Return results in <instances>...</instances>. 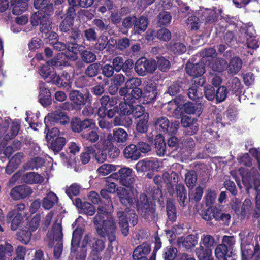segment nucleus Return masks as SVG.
I'll list each match as a JSON object with an SVG mask.
<instances>
[{
  "label": "nucleus",
  "instance_id": "f257e3e1",
  "mask_svg": "<svg viewBox=\"0 0 260 260\" xmlns=\"http://www.w3.org/2000/svg\"><path fill=\"white\" fill-rule=\"evenodd\" d=\"M96 211L93 223L98 235L102 238L108 237L111 240H113L117 229L115 218L103 206H99Z\"/></svg>",
  "mask_w": 260,
  "mask_h": 260
},
{
  "label": "nucleus",
  "instance_id": "f03ea898",
  "mask_svg": "<svg viewBox=\"0 0 260 260\" xmlns=\"http://www.w3.org/2000/svg\"><path fill=\"white\" fill-rule=\"evenodd\" d=\"M243 184L246 188L247 193L249 196L251 190L256 191L255 205L260 211V179L256 169L252 168L242 176Z\"/></svg>",
  "mask_w": 260,
  "mask_h": 260
},
{
  "label": "nucleus",
  "instance_id": "7ed1b4c3",
  "mask_svg": "<svg viewBox=\"0 0 260 260\" xmlns=\"http://www.w3.org/2000/svg\"><path fill=\"white\" fill-rule=\"evenodd\" d=\"M136 209L142 218L148 221L154 219L156 215V204L145 193H141L136 202Z\"/></svg>",
  "mask_w": 260,
  "mask_h": 260
},
{
  "label": "nucleus",
  "instance_id": "20e7f679",
  "mask_svg": "<svg viewBox=\"0 0 260 260\" xmlns=\"http://www.w3.org/2000/svg\"><path fill=\"white\" fill-rule=\"evenodd\" d=\"M134 102L123 100L119 103L118 107V116H115L113 123L115 126H122L126 128L129 127L132 124V119L131 117L133 108Z\"/></svg>",
  "mask_w": 260,
  "mask_h": 260
},
{
  "label": "nucleus",
  "instance_id": "39448f33",
  "mask_svg": "<svg viewBox=\"0 0 260 260\" xmlns=\"http://www.w3.org/2000/svg\"><path fill=\"white\" fill-rule=\"evenodd\" d=\"M236 239L233 236L225 235L222 237L221 244L217 245L215 249V255L218 259L230 258L234 254V247Z\"/></svg>",
  "mask_w": 260,
  "mask_h": 260
},
{
  "label": "nucleus",
  "instance_id": "423d86ee",
  "mask_svg": "<svg viewBox=\"0 0 260 260\" xmlns=\"http://www.w3.org/2000/svg\"><path fill=\"white\" fill-rule=\"evenodd\" d=\"M232 209L241 220L248 219L253 211V204L249 198H246L241 203L236 199L232 205Z\"/></svg>",
  "mask_w": 260,
  "mask_h": 260
},
{
  "label": "nucleus",
  "instance_id": "0eeeda50",
  "mask_svg": "<svg viewBox=\"0 0 260 260\" xmlns=\"http://www.w3.org/2000/svg\"><path fill=\"white\" fill-rule=\"evenodd\" d=\"M154 126L159 134L173 135L176 134L179 127L178 121H170L165 116H160L154 119Z\"/></svg>",
  "mask_w": 260,
  "mask_h": 260
},
{
  "label": "nucleus",
  "instance_id": "6e6552de",
  "mask_svg": "<svg viewBox=\"0 0 260 260\" xmlns=\"http://www.w3.org/2000/svg\"><path fill=\"white\" fill-rule=\"evenodd\" d=\"M69 97L76 110H80L86 104H90L92 100V96L89 91L81 92L75 89L70 91Z\"/></svg>",
  "mask_w": 260,
  "mask_h": 260
},
{
  "label": "nucleus",
  "instance_id": "1a4fd4ad",
  "mask_svg": "<svg viewBox=\"0 0 260 260\" xmlns=\"http://www.w3.org/2000/svg\"><path fill=\"white\" fill-rule=\"evenodd\" d=\"M132 172L133 170L131 168L124 167L119 169L117 172L111 174V177L113 179L118 180L122 186L132 188L135 181L132 175Z\"/></svg>",
  "mask_w": 260,
  "mask_h": 260
},
{
  "label": "nucleus",
  "instance_id": "9d476101",
  "mask_svg": "<svg viewBox=\"0 0 260 260\" xmlns=\"http://www.w3.org/2000/svg\"><path fill=\"white\" fill-rule=\"evenodd\" d=\"M69 117L64 113L60 111H55L49 113L44 120V122L47 128L53 126L55 123L65 125L70 122Z\"/></svg>",
  "mask_w": 260,
  "mask_h": 260
},
{
  "label": "nucleus",
  "instance_id": "9b49d317",
  "mask_svg": "<svg viewBox=\"0 0 260 260\" xmlns=\"http://www.w3.org/2000/svg\"><path fill=\"white\" fill-rule=\"evenodd\" d=\"M52 84L56 85L59 88L69 89L72 87V79L70 74L67 72L63 71L59 74L55 73L51 77ZM48 81V83H49Z\"/></svg>",
  "mask_w": 260,
  "mask_h": 260
},
{
  "label": "nucleus",
  "instance_id": "f8f14e48",
  "mask_svg": "<svg viewBox=\"0 0 260 260\" xmlns=\"http://www.w3.org/2000/svg\"><path fill=\"white\" fill-rule=\"evenodd\" d=\"M128 139L127 132L122 128H115L113 129L112 133L107 136V140L112 144H115L118 146H124L126 145Z\"/></svg>",
  "mask_w": 260,
  "mask_h": 260
},
{
  "label": "nucleus",
  "instance_id": "ddd939ff",
  "mask_svg": "<svg viewBox=\"0 0 260 260\" xmlns=\"http://www.w3.org/2000/svg\"><path fill=\"white\" fill-rule=\"evenodd\" d=\"M259 251L257 240L255 244L245 242L241 246V260H251L254 256V260H257Z\"/></svg>",
  "mask_w": 260,
  "mask_h": 260
},
{
  "label": "nucleus",
  "instance_id": "4468645a",
  "mask_svg": "<svg viewBox=\"0 0 260 260\" xmlns=\"http://www.w3.org/2000/svg\"><path fill=\"white\" fill-rule=\"evenodd\" d=\"M181 125L183 127L184 133L186 135L192 136L196 135L199 129L198 119L187 115L182 116Z\"/></svg>",
  "mask_w": 260,
  "mask_h": 260
},
{
  "label": "nucleus",
  "instance_id": "2eb2a0df",
  "mask_svg": "<svg viewBox=\"0 0 260 260\" xmlns=\"http://www.w3.org/2000/svg\"><path fill=\"white\" fill-rule=\"evenodd\" d=\"M70 123L72 131L78 133L83 132L86 129L94 126L92 119L85 118L82 120L81 118L75 116L71 118Z\"/></svg>",
  "mask_w": 260,
  "mask_h": 260
},
{
  "label": "nucleus",
  "instance_id": "dca6fc26",
  "mask_svg": "<svg viewBox=\"0 0 260 260\" xmlns=\"http://www.w3.org/2000/svg\"><path fill=\"white\" fill-rule=\"evenodd\" d=\"M33 192L32 188L26 185H20L12 188L10 191V197L14 200L24 199Z\"/></svg>",
  "mask_w": 260,
  "mask_h": 260
},
{
  "label": "nucleus",
  "instance_id": "f3484780",
  "mask_svg": "<svg viewBox=\"0 0 260 260\" xmlns=\"http://www.w3.org/2000/svg\"><path fill=\"white\" fill-rule=\"evenodd\" d=\"M157 95V89L154 83L147 84L143 91V104H148L153 103Z\"/></svg>",
  "mask_w": 260,
  "mask_h": 260
},
{
  "label": "nucleus",
  "instance_id": "a211bd4d",
  "mask_svg": "<svg viewBox=\"0 0 260 260\" xmlns=\"http://www.w3.org/2000/svg\"><path fill=\"white\" fill-rule=\"evenodd\" d=\"M159 167L158 160H149L144 159L139 161L135 166V169L138 172H146L157 170Z\"/></svg>",
  "mask_w": 260,
  "mask_h": 260
},
{
  "label": "nucleus",
  "instance_id": "6ab92c4d",
  "mask_svg": "<svg viewBox=\"0 0 260 260\" xmlns=\"http://www.w3.org/2000/svg\"><path fill=\"white\" fill-rule=\"evenodd\" d=\"M79 42H68L67 45V51L66 52V57L72 61H75L78 58V54L84 49L85 47Z\"/></svg>",
  "mask_w": 260,
  "mask_h": 260
},
{
  "label": "nucleus",
  "instance_id": "aec40b11",
  "mask_svg": "<svg viewBox=\"0 0 260 260\" xmlns=\"http://www.w3.org/2000/svg\"><path fill=\"white\" fill-rule=\"evenodd\" d=\"M34 7L36 10L51 16L54 13L53 4L51 0H34Z\"/></svg>",
  "mask_w": 260,
  "mask_h": 260
},
{
  "label": "nucleus",
  "instance_id": "412c9836",
  "mask_svg": "<svg viewBox=\"0 0 260 260\" xmlns=\"http://www.w3.org/2000/svg\"><path fill=\"white\" fill-rule=\"evenodd\" d=\"M225 87L229 93L231 94L238 95L242 92L243 86L240 79L237 77H233L229 79Z\"/></svg>",
  "mask_w": 260,
  "mask_h": 260
},
{
  "label": "nucleus",
  "instance_id": "4be33fe9",
  "mask_svg": "<svg viewBox=\"0 0 260 260\" xmlns=\"http://www.w3.org/2000/svg\"><path fill=\"white\" fill-rule=\"evenodd\" d=\"M23 220V216L21 213H16L15 211H11L6 216V221L11 223V229L16 231Z\"/></svg>",
  "mask_w": 260,
  "mask_h": 260
},
{
  "label": "nucleus",
  "instance_id": "5701e85b",
  "mask_svg": "<svg viewBox=\"0 0 260 260\" xmlns=\"http://www.w3.org/2000/svg\"><path fill=\"white\" fill-rule=\"evenodd\" d=\"M117 191V195L121 204L125 206V208H131L134 204V200L130 191L124 188H121Z\"/></svg>",
  "mask_w": 260,
  "mask_h": 260
},
{
  "label": "nucleus",
  "instance_id": "b1692460",
  "mask_svg": "<svg viewBox=\"0 0 260 260\" xmlns=\"http://www.w3.org/2000/svg\"><path fill=\"white\" fill-rule=\"evenodd\" d=\"M64 16V18L59 23L58 27L59 30L63 36L73 27L75 18V16L71 14V11L68 14L66 13Z\"/></svg>",
  "mask_w": 260,
  "mask_h": 260
},
{
  "label": "nucleus",
  "instance_id": "393cba45",
  "mask_svg": "<svg viewBox=\"0 0 260 260\" xmlns=\"http://www.w3.org/2000/svg\"><path fill=\"white\" fill-rule=\"evenodd\" d=\"M203 63H192L188 62L185 66V71L186 73L192 77L198 76L203 75L205 72L204 66Z\"/></svg>",
  "mask_w": 260,
  "mask_h": 260
},
{
  "label": "nucleus",
  "instance_id": "a878e982",
  "mask_svg": "<svg viewBox=\"0 0 260 260\" xmlns=\"http://www.w3.org/2000/svg\"><path fill=\"white\" fill-rule=\"evenodd\" d=\"M28 0H11L12 13L16 15H21L28 8Z\"/></svg>",
  "mask_w": 260,
  "mask_h": 260
},
{
  "label": "nucleus",
  "instance_id": "bb28decb",
  "mask_svg": "<svg viewBox=\"0 0 260 260\" xmlns=\"http://www.w3.org/2000/svg\"><path fill=\"white\" fill-rule=\"evenodd\" d=\"M142 84L141 79L138 78H132L127 80L124 87H121L119 91L120 95H124L132 89L139 88Z\"/></svg>",
  "mask_w": 260,
  "mask_h": 260
},
{
  "label": "nucleus",
  "instance_id": "cd10ccee",
  "mask_svg": "<svg viewBox=\"0 0 260 260\" xmlns=\"http://www.w3.org/2000/svg\"><path fill=\"white\" fill-rule=\"evenodd\" d=\"M99 128L95 126H91L90 128L86 129L81 134V137L84 139L88 141L90 143L96 142L99 139Z\"/></svg>",
  "mask_w": 260,
  "mask_h": 260
},
{
  "label": "nucleus",
  "instance_id": "c85d7f7f",
  "mask_svg": "<svg viewBox=\"0 0 260 260\" xmlns=\"http://www.w3.org/2000/svg\"><path fill=\"white\" fill-rule=\"evenodd\" d=\"M22 182L27 184H41L44 179L39 174L35 172H30L23 174L21 177Z\"/></svg>",
  "mask_w": 260,
  "mask_h": 260
},
{
  "label": "nucleus",
  "instance_id": "c756f323",
  "mask_svg": "<svg viewBox=\"0 0 260 260\" xmlns=\"http://www.w3.org/2000/svg\"><path fill=\"white\" fill-rule=\"evenodd\" d=\"M182 113H185L187 114H195L198 116L202 112L201 106L200 105H197L190 102L183 104L182 106L180 107Z\"/></svg>",
  "mask_w": 260,
  "mask_h": 260
},
{
  "label": "nucleus",
  "instance_id": "7c9ffc66",
  "mask_svg": "<svg viewBox=\"0 0 260 260\" xmlns=\"http://www.w3.org/2000/svg\"><path fill=\"white\" fill-rule=\"evenodd\" d=\"M179 244L187 250H190L198 243V237L196 235L189 234L185 237H181L178 239Z\"/></svg>",
  "mask_w": 260,
  "mask_h": 260
},
{
  "label": "nucleus",
  "instance_id": "2f4dec72",
  "mask_svg": "<svg viewBox=\"0 0 260 260\" xmlns=\"http://www.w3.org/2000/svg\"><path fill=\"white\" fill-rule=\"evenodd\" d=\"M123 155L126 159L137 160L141 157V154L136 145L130 144L124 148Z\"/></svg>",
  "mask_w": 260,
  "mask_h": 260
},
{
  "label": "nucleus",
  "instance_id": "473e14b6",
  "mask_svg": "<svg viewBox=\"0 0 260 260\" xmlns=\"http://www.w3.org/2000/svg\"><path fill=\"white\" fill-rule=\"evenodd\" d=\"M68 42H81L83 34L79 27H73L64 35Z\"/></svg>",
  "mask_w": 260,
  "mask_h": 260
},
{
  "label": "nucleus",
  "instance_id": "72a5a7b5",
  "mask_svg": "<svg viewBox=\"0 0 260 260\" xmlns=\"http://www.w3.org/2000/svg\"><path fill=\"white\" fill-rule=\"evenodd\" d=\"M155 151L159 156H162L166 152L167 145L161 134L157 135L154 140Z\"/></svg>",
  "mask_w": 260,
  "mask_h": 260
},
{
  "label": "nucleus",
  "instance_id": "f704fd0d",
  "mask_svg": "<svg viewBox=\"0 0 260 260\" xmlns=\"http://www.w3.org/2000/svg\"><path fill=\"white\" fill-rule=\"evenodd\" d=\"M83 232L81 228L77 227L73 232L71 240V252L75 253L79 247L82 236Z\"/></svg>",
  "mask_w": 260,
  "mask_h": 260
},
{
  "label": "nucleus",
  "instance_id": "c9c22d12",
  "mask_svg": "<svg viewBox=\"0 0 260 260\" xmlns=\"http://www.w3.org/2000/svg\"><path fill=\"white\" fill-rule=\"evenodd\" d=\"M125 213L123 211L117 212V216L119 220V227L122 234L124 236H127L129 233V228L127 219L124 217Z\"/></svg>",
  "mask_w": 260,
  "mask_h": 260
},
{
  "label": "nucleus",
  "instance_id": "e433bc0d",
  "mask_svg": "<svg viewBox=\"0 0 260 260\" xmlns=\"http://www.w3.org/2000/svg\"><path fill=\"white\" fill-rule=\"evenodd\" d=\"M58 202V198L56 194L52 191H49L43 199L42 206L45 209L49 210Z\"/></svg>",
  "mask_w": 260,
  "mask_h": 260
},
{
  "label": "nucleus",
  "instance_id": "4c0bfd02",
  "mask_svg": "<svg viewBox=\"0 0 260 260\" xmlns=\"http://www.w3.org/2000/svg\"><path fill=\"white\" fill-rule=\"evenodd\" d=\"M166 212L168 221L174 222L177 219V210L172 199H168L166 203Z\"/></svg>",
  "mask_w": 260,
  "mask_h": 260
},
{
  "label": "nucleus",
  "instance_id": "58836bf2",
  "mask_svg": "<svg viewBox=\"0 0 260 260\" xmlns=\"http://www.w3.org/2000/svg\"><path fill=\"white\" fill-rule=\"evenodd\" d=\"M154 247L153 248V251L151 253L150 257L149 259H148L146 256L144 255V256H138V257H133L134 260H156V254L159 249H160L162 246L161 241L159 236L157 235H155L154 236Z\"/></svg>",
  "mask_w": 260,
  "mask_h": 260
},
{
  "label": "nucleus",
  "instance_id": "ea45409f",
  "mask_svg": "<svg viewBox=\"0 0 260 260\" xmlns=\"http://www.w3.org/2000/svg\"><path fill=\"white\" fill-rule=\"evenodd\" d=\"M217 55L216 50L213 48H208L205 49L201 53L202 58L201 62L204 64L210 65Z\"/></svg>",
  "mask_w": 260,
  "mask_h": 260
},
{
  "label": "nucleus",
  "instance_id": "a19ab883",
  "mask_svg": "<svg viewBox=\"0 0 260 260\" xmlns=\"http://www.w3.org/2000/svg\"><path fill=\"white\" fill-rule=\"evenodd\" d=\"M151 250V246L149 243L143 242L134 249L132 257L137 258L138 256H147L150 253Z\"/></svg>",
  "mask_w": 260,
  "mask_h": 260
},
{
  "label": "nucleus",
  "instance_id": "79ce46f5",
  "mask_svg": "<svg viewBox=\"0 0 260 260\" xmlns=\"http://www.w3.org/2000/svg\"><path fill=\"white\" fill-rule=\"evenodd\" d=\"M32 233L24 226L20 229L16 234V238L24 244H27L31 238Z\"/></svg>",
  "mask_w": 260,
  "mask_h": 260
},
{
  "label": "nucleus",
  "instance_id": "37998d69",
  "mask_svg": "<svg viewBox=\"0 0 260 260\" xmlns=\"http://www.w3.org/2000/svg\"><path fill=\"white\" fill-rule=\"evenodd\" d=\"M183 85L182 81H175L168 87L166 92L172 96L177 95L183 91Z\"/></svg>",
  "mask_w": 260,
  "mask_h": 260
},
{
  "label": "nucleus",
  "instance_id": "c03bdc74",
  "mask_svg": "<svg viewBox=\"0 0 260 260\" xmlns=\"http://www.w3.org/2000/svg\"><path fill=\"white\" fill-rule=\"evenodd\" d=\"M95 153V147L93 145L86 147L80 155V161L82 165L87 164L90 160L91 155Z\"/></svg>",
  "mask_w": 260,
  "mask_h": 260
},
{
  "label": "nucleus",
  "instance_id": "a18cd8bd",
  "mask_svg": "<svg viewBox=\"0 0 260 260\" xmlns=\"http://www.w3.org/2000/svg\"><path fill=\"white\" fill-rule=\"evenodd\" d=\"M158 25L160 27H165L169 26L172 20L171 13L168 11H161L157 17Z\"/></svg>",
  "mask_w": 260,
  "mask_h": 260
},
{
  "label": "nucleus",
  "instance_id": "49530a36",
  "mask_svg": "<svg viewBox=\"0 0 260 260\" xmlns=\"http://www.w3.org/2000/svg\"><path fill=\"white\" fill-rule=\"evenodd\" d=\"M13 252V247L11 244L6 242L4 244L0 245V260L9 258Z\"/></svg>",
  "mask_w": 260,
  "mask_h": 260
},
{
  "label": "nucleus",
  "instance_id": "de8ad7c7",
  "mask_svg": "<svg viewBox=\"0 0 260 260\" xmlns=\"http://www.w3.org/2000/svg\"><path fill=\"white\" fill-rule=\"evenodd\" d=\"M176 193L177 200L181 206H185V202L187 199V192L184 185L178 184L176 186Z\"/></svg>",
  "mask_w": 260,
  "mask_h": 260
},
{
  "label": "nucleus",
  "instance_id": "09e8293b",
  "mask_svg": "<svg viewBox=\"0 0 260 260\" xmlns=\"http://www.w3.org/2000/svg\"><path fill=\"white\" fill-rule=\"evenodd\" d=\"M143 90L139 87L132 89L125 94L124 95H120L123 96V100H126L128 102L135 103L137 100L139 99L142 97Z\"/></svg>",
  "mask_w": 260,
  "mask_h": 260
},
{
  "label": "nucleus",
  "instance_id": "8fccbe9b",
  "mask_svg": "<svg viewBox=\"0 0 260 260\" xmlns=\"http://www.w3.org/2000/svg\"><path fill=\"white\" fill-rule=\"evenodd\" d=\"M149 115L146 113L143 117L139 119L136 126V131L140 134L146 133L148 129V120Z\"/></svg>",
  "mask_w": 260,
  "mask_h": 260
},
{
  "label": "nucleus",
  "instance_id": "3c124183",
  "mask_svg": "<svg viewBox=\"0 0 260 260\" xmlns=\"http://www.w3.org/2000/svg\"><path fill=\"white\" fill-rule=\"evenodd\" d=\"M41 219V214L37 213L29 220L27 221L24 226L33 233L39 228Z\"/></svg>",
  "mask_w": 260,
  "mask_h": 260
},
{
  "label": "nucleus",
  "instance_id": "603ef678",
  "mask_svg": "<svg viewBox=\"0 0 260 260\" xmlns=\"http://www.w3.org/2000/svg\"><path fill=\"white\" fill-rule=\"evenodd\" d=\"M66 143V139L63 137H58L51 140L50 143V148L56 153L60 152Z\"/></svg>",
  "mask_w": 260,
  "mask_h": 260
},
{
  "label": "nucleus",
  "instance_id": "864d4df0",
  "mask_svg": "<svg viewBox=\"0 0 260 260\" xmlns=\"http://www.w3.org/2000/svg\"><path fill=\"white\" fill-rule=\"evenodd\" d=\"M215 220L217 222H221L224 225H228L230 221L231 216L230 214L223 212L220 209H215Z\"/></svg>",
  "mask_w": 260,
  "mask_h": 260
},
{
  "label": "nucleus",
  "instance_id": "5fc2aeb1",
  "mask_svg": "<svg viewBox=\"0 0 260 260\" xmlns=\"http://www.w3.org/2000/svg\"><path fill=\"white\" fill-rule=\"evenodd\" d=\"M195 252L199 260H204L212 256V251L211 249L207 248L200 244V246L196 249Z\"/></svg>",
  "mask_w": 260,
  "mask_h": 260
},
{
  "label": "nucleus",
  "instance_id": "6e6d98bb",
  "mask_svg": "<svg viewBox=\"0 0 260 260\" xmlns=\"http://www.w3.org/2000/svg\"><path fill=\"white\" fill-rule=\"evenodd\" d=\"M218 243L214 237L209 234H204L201 238L200 244L202 246L212 249Z\"/></svg>",
  "mask_w": 260,
  "mask_h": 260
},
{
  "label": "nucleus",
  "instance_id": "4d7b16f0",
  "mask_svg": "<svg viewBox=\"0 0 260 260\" xmlns=\"http://www.w3.org/2000/svg\"><path fill=\"white\" fill-rule=\"evenodd\" d=\"M178 253L177 249L173 246H169L164 248L162 257L164 260H176Z\"/></svg>",
  "mask_w": 260,
  "mask_h": 260
},
{
  "label": "nucleus",
  "instance_id": "13d9d810",
  "mask_svg": "<svg viewBox=\"0 0 260 260\" xmlns=\"http://www.w3.org/2000/svg\"><path fill=\"white\" fill-rule=\"evenodd\" d=\"M51 16L46 15L42 12L38 11L32 14L30 17V22L33 26H37L41 24L44 19L50 18Z\"/></svg>",
  "mask_w": 260,
  "mask_h": 260
},
{
  "label": "nucleus",
  "instance_id": "bf43d9fd",
  "mask_svg": "<svg viewBox=\"0 0 260 260\" xmlns=\"http://www.w3.org/2000/svg\"><path fill=\"white\" fill-rule=\"evenodd\" d=\"M80 55L82 61L87 64L93 63L96 60V55L90 50H82Z\"/></svg>",
  "mask_w": 260,
  "mask_h": 260
},
{
  "label": "nucleus",
  "instance_id": "052dcab7",
  "mask_svg": "<svg viewBox=\"0 0 260 260\" xmlns=\"http://www.w3.org/2000/svg\"><path fill=\"white\" fill-rule=\"evenodd\" d=\"M100 62L90 64L85 69L84 73L92 79L100 73Z\"/></svg>",
  "mask_w": 260,
  "mask_h": 260
},
{
  "label": "nucleus",
  "instance_id": "680f3d73",
  "mask_svg": "<svg viewBox=\"0 0 260 260\" xmlns=\"http://www.w3.org/2000/svg\"><path fill=\"white\" fill-rule=\"evenodd\" d=\"M242 61L239 57H234L229 63V70L232 73L237 74L241 70Z\"/></svg>",
  "mask_w": 260,
  "mask_h": 260
},
{
  "label": "nucleus",
  "instance_id": "e2e57ef3",
  "mask_svg": "<svg viewBox=\"0 0 260 260\" xmlns=\"http://www.w3.org/2000/svg\"><path fill=\"white\" fill-rule=\"evenodd\" d=\"M20 128V122L19 120L18 119H15L12 122V125L10 128V135L6 134L4 137V139L6 141H8L14 138L17 135Z\"/></svg>",
  "mask_w": 260,
  "mask_h": 260
},
{
  "label": "nucleus",
  "instance_id": "0e129e2a",
  "mask_svg": "<svg viewBox=\"0 0 260 260\" xmlns=\"http://www.w3.org/2000/svg\"><path fill=\"white\" fill-rule=\"evenodd\" d=\"M123 212L125 213V218H126L127 220H128L133 226H135L138 221V216L135 211L134 209L127 208H125Z\"/></svg>",
  "mask_w": 260,
  "mask_h": 260
},
{
  "label": "nucleus",
  "instance_id": "69168bd1",
  "mask_svg": "<svg viewBox=\"0 0 260 260\" xmlns=\"http://www.w3.org/2000/svg\"><path fill=\"white\" fill-rule=\"evenodd\" d=\"M197 180V176L194 171H188L185 176V182L189 188H193L196 185Z\"/></svg>",
  "mask_w": 260,
  "mask_h": 260
},
{
  "label": "nucleus",
  "instance_id": "338daca9",
  "mask_svg": "<svg viewBox=\"0 0 260 260\" xmlns=\"http://www.w3.org/2000/svg\"><path fill=\"white\" fill-rule=\"evenodd\" d=\"M53 239L58 243L62 242L63 233L61 224L60 223L54 224L52 228Z\"/></svg>",
  "mask_w": 260,
  "mask_h": 260
},
{
  "label": "nucleus",
  "instance_id": "774afa93",
  "mask_svg": "<svg viewBox=\"0 0 260 260\" xmlns=\"http://www.w3.org/2000/svg\"><path fill=\"white\" fill-rule=\"evenodd\" d=\"M44 163L45 160L43 158L40 157H36L26 162V168L29 170L38 169L42 167Z\"/></svg>",
  "mask_w": 260,
  "mask_h": 260
}]
</instances>
